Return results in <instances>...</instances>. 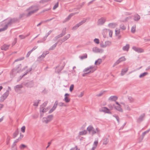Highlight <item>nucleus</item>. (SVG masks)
<instances>
[{"label":"nucleus","instance_id":"f257e3e1","mask_svg":"<svg viewBox=\"0 0 150 150\" xmlns=\"http://www.w3.org/2000/svg\"><path fill=\"white\" fill-rule=\"evenodd\" d=\"M39 10L38 7L35 6H32L30 7L26 10V11L28 12L26 15L27 17H29L34 13H36Z\"/></svg>","mask_w":150,"mask_h":150},{"label":"nucleus","instance_id":"f03ea898","mask_svg":"<svg viewBox=\"0 0 150 150\" xmlns=\"http://www.w3.org/2000/svg\"><path fill=\"white\" fill-rule=\"evenodd\" d=\"M87 130L88 131L89 134L91 133L92 136L96 133L99 134L100 133V131L98 128H96L95 130L91 125H89L87 128Z\"/></svg>","mask_w":150,"mask_h":150},{"label":"nucleus","instance_id":"7ed1b4c3","mask_svg":"<svg viewBox=\"0 0 150 150\" xmlns=\"http://www.w3.org/2000/svg\"><path fill=\"white\" fill-rule=\"evenodd\" d=\"M21 64H20L18 65L16 68L13 69L10 73L11 77H14L17 73L21 72Z\"/></svg>","mask_w":150,"mask_h":150},{"label":"nucleus","instance_id":"20e7f679","mask_svg":"<svg viewBox=\"0 0 150 150\" xmlns=\"http://www.w3.org/2000/svg\"><path fill=\"white\" fill-rule=\"evenodd\" d=\"M23 84L27 88H31L34 86L35 84L33 81H26L23 83Z\"/></svg>","mask_w":150,"mask_h":150},{"label":"nucleus","instance_id":"39448f33","mask_svg":"<svg viewBox=\"0 0 150 150\" xmlns=\"http://www.w3.org/2000/svg\"><path fill=\"white\" fill-rule=\"evenodd\" d=\"M53 117V115H48L46 117H43V122L46 124L48 123L52 120Z\"/></svg>","mask_w":150,"mask_h":150},{"label":"nucleus","instance_id":"423d86ee","mask_svg":"<svg viewBox=\"0 0 150 150\" xmlns=\"http://www.w3.org/2000/svg\"><path fill=\"white\" fill-rule=\"evenodd\" d=\"M19 21V19L17 18H10L9 21L7 23V24L8 25H11V24L18 22Z\"/></svg>","mask_w":150,"mask_h":150},{"label":"nucleus","instance_id":"0eeeda50","mask_svg":"<svg viewBox=\"0 0 150 150\" xmlns=\"http://www.w3.org/2000/svg\"><path fill=\"white\" fill-rule=\"evenodd\" d=\"M87 19L83 18V20L79 23L76 24L72 28L73 30H76L79 26L84 23L86 21Z\"/></svg>","mask_w":150,"mask_h":150},{"label":"nucleus","instance_id":"6e6552de","mask_svg":"<svg viewBox=\"0 0 150 150\" xmlns=\"http://www.w3.org/2000/svg\"><path fill=\"white\" fill-rule=\"evenodd\" d=\"M9 94V91L7 90L6 92L1 96L0 98V102H3L7 98Z\"/></svg>","mask_w":150,"mask_h":150},{"label":"nucleus","instance_id":"1a4fd4ad","mask_svg":"<svg viewBox=\"0 0 150 150\" xmlns=\"http://www.w3.org/2000/svg\"><path fill=\"white\" fill-rule=\"evenodd\" d=\"M132 49L136 52L139 53H142L144 52V50L142 49L137 47L135 46L133 47Z\"/></svg>","mask_w":150,"mask_h":150},{"label":"nucleus","instance_id":"9d476101","mask_svg":"<svg viewBox=\"0 0 150 150\" xmlns=\"http://www.w3.org/2000/svg\"><path fill=\"white\" fill-rule=\"evenodd\" d=\"M58 104V101L56 100L53 105L52 108L49 111V113L52 112L56 108Z\"/></svg>","mask_w":150,"mask_h":150},{"label":"nucleus","instance_id":"9b49d317","mask_svg":"<svg viewBox=\"0 0 150 150\" xmlns=\"http://www.w3.org/2000/svg\"><path fill=\"white\" fill-rule=\"evenodd\" d=\"M100 111H102L106 113L111 114V112L110 111L109 109L106 107H103L101 110H100Z\"/></svg>","mask_w":150,"mask_h":150},{"label":"nucleus","instance_id":"f8f14e48","mask_svg":"<svg viewBox=\"0 0 150 150\" xmlns=\"http://www.w3.org/2000/svg\"><path fill=\"white\" fill-rule=\"evenodd\" d=\"M70 37V35L69 34H68L65 36H64L62 39H60V41H61V42H60V44H59V45H60L63 42H64L67 39L69 38Z\"/></svg>","mask_w":150,"mask_h":150},{"label":"nucleus","instance_id":"ddd939ff","mask_svg":"<svg viewBox=\"0 0 150 150\" xmlns=\"http://www.w3.org/2000/svg\"><path fill=\"white\" fill-rule=\"evenodd\" d=\"M10 45L4 44L1 47V49L3 50L6 51L8 49Z\"/></svg>","mask_w":150,"mask_h":150},{"label":"nucleus","instance_id":"4468645a","mask_svg":"<svg viewBox=\"0 0 150 150\" xmlns=\"http://www.w3.org/2000/svg\"><path fill=\"white\" fill-rule=\"evenodd\" d=\"M69 94L68 93H66L64 95V100L67 103H68L70 101V99L68 97Z\"/></svg>","mask_w":150,"mask_h":150},{"label":"nucleus","instance_id":"2eb2a0df","mask_svg":"<svg viewBox=\"0 0 150 150\" xmlns=\"http://www.w3.org/2000/svg\"><path fill=\"white\" fill-rule=\"evenodd\" d=\"M145 116V114L144 113H143L142 114L140 115L139 118L137 119V122L139 123H140L143 120Z\"/></svg>","mask_w":150,"mask_h":150},{"label":"nucleus","instance_id":"dca6fc26","mask_svg":"<svg viewBox=\"0 0 150 150\" xmlns=\"http://www.w3.org/2000/svg\"><path fill=\"white\" fill-rule=\"evenodd\" d=\"M105 21V19L103 18H101L99 19L98 21V24L99 25H103Z\"/></svg>","mask_w":150,"mask_h":150},{"label":"nucleus","instance_id":"f3484780","mask_svg":"<svg viewBox=\"0 0 150 150\" xmlns=\"http://www.w3.org/2000/svg\"><path fill=\"white\" fill-rule=\"evenodd\" d=\"M118 97L116 96H111L108 98V100L111 101H116Z\"/></svg>","mask_w":150,"mask_h":150},{"label":"nucleus","instance_id":"a211bd4d","mask_svg":"<svg viewBox=\"0 0 150 150\" xmlns=\"http://www.w3.org/2000/svg\"><path fill=\"white\" fill-rule=\"evenodd\" d=\"M94 68V67L93 66H91L88 67L86 68L83 70V72H86L90 70H94L93 69Z\"/></svg>","mask_w":150,"mask_h":150},{"label":"nucleus","instance_id":"6ab92c4d","mask_svg":"<svg viewBox=\"0 0 150 150\" xmlns=\"http://www.w3.org/2000/svg\"><path fill=\"white\" fill-rule=\"evenodd\" d=\"M113 105L114 107V108L116 110H117L118 111L120 112H123L122 109V108H121V105L117 106H115V105L114 104Z\"/></svg>","mask_w":150,"mask_h":150},{"label":"nucleus","instance_id":"aec40b11","mask_svg":"<svg viewBox=\"0 0 150 150\" xmlns=\"http://www.w3.org/2000/svg\"><path fill=\"white\" fill-rule=\"evenodd\" d=\"M101 50H102V52L103 51V50L102 49H99L96 47H94L93 48V51L95 52H100Z\"/></svg>","mask_w":150,"mask_h":150},{"label":"nucleus","instance_id":"412c9836","mask_svg":"<svg viewBox=\"0 0 150 150\" xmlns=\"http://www.w3.org/2000/svg\"><path fill=\"white\" fill-rule=\"evenodd\" d=\"M60 41V40H58V41L56 43H55L54 45L52 46L49 49V50H54L55 47H56L57 44Z\"/></svg>","mask_w":150,"mask_h":150},{"label":"nucleus","instance_id":"4be33fe9","mask_svg":"<svg viewBox=\"0 0 150 150\" xmlns=\"http://www.w3.org/2000/svg\"><path fill=\"white\" fill-rule=\"evenodd\" d=\"M140 18V17L137 14H136L134 15V20L135 21H138Z\"/></svg>","mask_w":150,"mask_h":150},{"label":"nucleus","instance_id":"5701e85b","mask_svg":"<svg viewBox=\"0 0 150 150\" xmlns=\"http://www.w3.org/2000/svg\"><path fill=\"white\" fill-rule=\"evenodd\" d=\"M73 16L72 14H70L67 17L65 18V19L64 21L63 22V23H64L65 22L68 21L69 20L70 18H71V17Z\"/></svg>","mask_w":150,"mask_h":150},{"label":"nucleus","instance_id":"b1692460","mask_svg":"<svg viewBox=\"0 0 150 150\" xmlns=\"http://www.w3.org/2000/svg\"><path fill=\"white\" fill-rule=\"evenodd\" d=\"M19 134V132L18 129H17L13 133V138H15Z\"/></svg>","mask_w":150,"mask_h":150},{"label":"nucleus","instance_id":"393cba45","mask_svg":"<svg viewBox=\"0 0 150 150\" xmlns=\"http://www.w3.org/2000/svg\"><path fill=\"white\" fill-rule=\"evenodd\" d=\"M129 45L127 44L126 46H124L122 48V49L124 51H128L129 48Z\"/></svg>","mask_w":150,"mask_h":150},{"label":"nucleus","instance_id":"a878e982","mask_svg":"<svg viewBox=\"0 0 150 150\" xmlns=\"http://www.w3.org/2000/svg\"><path fill=\"white\" fill-rule=\"evenodd\" d=\"M8 26V24H6L5 25L3 28H0V32L4 31L6 30L7 29Z\"/></svg>","mask_w":150,"mask_h":150},{"label":"nucleus","instance_id":"bb28decb","mask_svg":"<svg viewBox=\"0 0 150 150\" xmlns=\"http://www.w3.org/2000/svg\"><path fill=\"white\" fill-rule=\"evenodd\" d=\"M128 70V68H127L126 69H123L122 70L121 75V76H123L125 74V73H126L127 71Z\"/></svg>","mask_w":150,"mask_h":150},{"label":"nucleus","instance_id":"cd10ccee","mask_svg":"<svg viewBox=\"0 0 150 150\" xmlns=\"http://www.w3.org/2000/svg\"><path fill=\"white\" fill-rule=\"evenodd\" d=\"M87 134V131L85 130L83 131L80 132L79 133V134L80 136L86 135Z\"/></svg>","mask_w":150,"mask_h":150},{"label":"nucleus","instance_id":"c85d7f7f","mask_svg":"<svg viewBox=\"0 0 150 150\" xmlns=\"http://www.w3.org/2000/svg\"><path fill=\"white\" fill-rule=\"evenodd\" d=\"M102 62V59H98L97 60H96L95 63V65H99Z\"/></svg>","mask_w":150,"mask_h":150},{"label":"nucleus","instance_id":"c756f323","mask_svg":"<svg viewBox=\"0 0 150 150\" xmlns=\"http://www.w3.org/2000/svg\"><path fill=\"white\" fill-rule=\"evenodd\" d=\"M48 110L47 108H45L43 107H42V108H40V112L44 113L46 112Z\"/></svg>","mask_w":150,"mask_h":150},{"label":"nucleus","instance_id":"7c9ffc66","mask_svg":"<svg viewBox=\"0 0 150 150\" xmlns=\"http://www.w3.org/2000/svg\"><path fill=\"white\" fill-rule=\"evenodd\" d=\"M136 25H133L131 29V32L132 33H134L135 32V30H136Z\"/></svg>","mask_w":150,"mask_h":150},{"label":"nucleus","instance_id":"2f4dec72","mask_svg":"<svg viewBox=\"0 0 150 150\" xmlns=\"http://www.w3.org/2000/svg\"><path fill=\"white\" fill-rule=\"evenodd\" d=\"M22 87V86L21 85H18L15 87V90L16 91L18 90V89L21 88Z\"/></svg>","mask_w":150,"mask_h":150},{"label":"nucleus","instance_id":"473e14b6","mask_svg":"<svg viewBox=\"0 0 150 150\" xmlns=\"http://www.w3.org/2000/svg\"><path fill=\"white\" fill-rule=\"evenodd\" d=\"M150 129H149L148 130H147L144 131L142 133V139H143L144 136L146 135V134L148 133L150 131Z\"/></svg>","mask_w":150,"mask_h":150},{"label":"nucleus","instance_id":"72a5a7b5","mask_svg":"<svg viewBox=\"0 0 150 150\" xmlns=\"http://www.w3.org/2000/svg\"><path fill=\"white\" fill-rule=\"evenodd\" d=\"M87 55L86 54H85L83 55L80 56L79 57V58L81 59H84L87 58Z\"/></svg>","mask_w":150,"mask_h":150},{"label":"nucleus","instance_id":"f704fd0d","mask_svg":"<svg viewBox=\"0 0 150 150\" xmlns=\"http://www.w3.org/2000/svg\"><path fill=\"white\" fill-rule=\"evenodd\" d=\"M148 74V73L147 72H144L143 73L141 74H140V75L139 76V77L140 78H142L146 75H147Z\"/></svg>","mask_w":150,"mask_h":150},{"label":"nucleus","instance_id":"c9c22d12","mask_svg":"<svg viewBox=\"0 0 150 150\" xmlns=\"http://www.w3.org/2000/svg\"><path fill=\"white\" fill-rule=\"evenodd\" d=\"M94 71H95V70H90L88 72L85 73L83 74L82 76L83 77L85 76L86 75L89 74H90V73H92L93 72H94Z\"/></svg>","mask_w":150,"mask_h":150},{"label":"nucleus","instance_id":"e433bc0d","mask_svg":"<svg viewBox=\"0 0 150 150\" xmlns=\"http://www.w3.org/2000/svg\"><path fill=\"white\" fill-rule=\"evenodd\" d=\"M32 68H31L29 69H28L27 70V71L22 76V77H21V78H22L23 76H25L26 75H27V74L28 73V72H29L31 71L32 70Z\"/></svg>","mask_w":150,"mask_h":150},{"label":"nucleus","instance_id":"4c0bfd02","mask_svg":"<svg viewBox=\"0 0 150 150\" xmlns=\"http://www.w3.org/2000/svg\"><path fill=\"white\" fill-rule=\"evenodd\" d=\"M108 139L107 138H105L103 140V144L106 145L108 143Z\"/></svg>","mask_w":150,"mask_h":150},{"label":"nucleus","instance_id":"58836bf2","mask_svg":"<svg viewBox=\"0 0 150 150\" xmlns=\"http://www.w3.org/2000/svg\"><path fill=\"white\" fill-rule=\"evenodd\" d=\"M116 24L115 23H110L108 24V26L111 28H113L115 27Z\"/></svg>","mask_w":150,"mask_h":150},{"label":"nucleus","instance_id":"ea45409f","mask_svg":"<svg viewBox=\"0 0 150 150\" xmlns=\"http://www.w3.org/2000/svg\"><path fill=\"white\" fill-rule=\"evenodd\" d=\"M106 92V91H101L100 93L97 94L96 95V96L98 97H100L102 95Z\"/></svg>","mask_w":150,"mask_h":150},{"label":"nucleus","instance_id":"a19ab883","mask_svg":"<svg viewBox=\"0 0 150 150\" xmlns=\"http://www.w3.org/2000/svg\"><path fill=\"white\" fill-rule=\"evenodd\" d=\"M118 60L120 62L122 61L125 60L126 59L124 56H123L120 58Z\"/></svg>","mask_w":150,"mask_h":150},{"label":"nucleus","instance_id":"79ce46f5","mask_svg":"<svg viewBox=\"0 0 150 150\" xmlns=\"http://www.w3.org/2000/svg\"><path fill=\"white\" fill-rule=\"evenodd\" d=\"M63 36V35L62 34V33H61L60 34L57 35V36H56L55 38L56 40H57L59 38L62 37Z\"/></svg>","mask_w":150,"mask_h":150},{"label":"nucleus","instance_id":"37998d69","mask_svg":"<svg viewBox=\"0 0 150 150\" xmlns=\"http://www.w3.org/2000/svg\"><path fill=\"white\" fill-rule=\"evenodd\" d=\"M52 0H41L40 1V3L44 4L48 1H51Z\"/></svg>","mask_w":150,"mask_h":150},{"label":"nucleus","instance_id":"c03bdc74","mask_svg":"<svg viewBox=\"0 0 150 150\" xmlns=\"http://www.w3.org/2000/svg\"><path fill=\"white\" fill-rule=\"evenodd\" d=\"M26 147V146L24 144H21L19 146V148L21 149H23Z\"/></svg>","mask_w":150,"mask_h":150},{"label":"nucleus","instance_id":"a18cd8bd","mask_svg":"<svg viewBox=\"0 0 150 150\" xmlns=\"http://www.w3.org/2000/svg\"><path fill=\"white\" fill-rule=\"evenodd\" d=\"M58 5H59V2H57L54 5V7L53 8V9L54 10L55 9L57 8L58 7Z\"/></svg>","mask_w":150,"mask_h":150},{"label":"nucleus","instance_id":"49530a36","mask_svg":"<svg viewBox=\"0 0 150 150\" xmlns=\"http://www.w3.org/2000/svg\"><path fill=\"white\" fill-rule=\"evenodd\" d=\"M120 28L123 30H125L126 29V28L123 24H122L120 26Z\"/></svg>","mask_w":150,"mask_h":150},{"label":"nucleus","instance_id":"de8ad7c7","mask_svg":"<svg viewBox=\"0 0 150 150\" xmlns=\"http://www.w3.org/2000/svg\"><path fill=\"white\" fill-rule=\"evenodd\" d=\"M115 35H118L120 32V29H117V28L115 30Z\"/></svg>","mask_w":150,"mask_h":150},{"label":"nucleus","instance_id":"09e8293b","mask_svg":"<svg viewBox=\"0 0 150 150\" xmlns=\"http://www.w3.org/2000/svg\"><path fill=\"white\" fill-rule=\"evenodd\" d=\"M113 116L116 118L118 122L119 123L120 122V121L119 118L118 116V115H113Z\"/></svg>","mask_w":150,"mask_h":150},{"label":"nucleus","instance_id":"8fccbe9b","mask_svg":"<svg viewBox=\"0 0 150 150\" xmlns=\"http://www.w3.org/2000/svg\"><path fill=\"white\" fill-rule=\"evenodd\" d=\"M66 28H64L63 29L62 33L63 35V36H64L66 34Z\"/></svg>","mask_w":150,"mask_h":150},{"label":"nucleus","instance_id":"3c124183","mask_svg":"<svg viewBox=\"0 0 150 150\" xmlns=\"http://www.w3.org/2000/svg\"><path fill=\"white\" fill-rule=\"evenodd\" d=\"M58 105L59 106L61 107L66 106V105L64 104V103L62 102H60L59 103Z\"/></svg>","mask_w":150,"mask_h":150},{"label":"nucleus","instance_id":"603ef678","mask_svg":"<svg viewBox=\"0 0 150 150\" xmlns=\"http://www.w3.org/2000/svg\"><path fill=\"white\" fill-rule=\"evenodd\" d=\"M74 85L73 84H71L70 87V88H69V91H71V92L74 89Z\"/></svg>","mask_w":150,"mask_h":150},{"label":"nucleus","instance_id":"864d4df0","mask_svg":"<svg viewBox=\"0 0 150 150\" xmlns=\"http://www.w3.org/2000/svg\"><path fill=\"white\" fill-rule=\"evenodd\" d=\"M40 101V100H38V102H34V104H33V105L34 106H38V103H39V102Z\"/></svg>","mask_w":150,"mask_h":150},{"label":"nucleus","instance_id":"5fc2aeb1","mask_svg":"<svg viewBox=\"0 0 150 150\" xmlns=\"http://www.w3.org/2000/svg\"><path fill=\"white\" fill-rule=\"evenodd\" d=\"M94 41L95 42L96 44H98L99 43V40L98 39H94Z\"/></svg>","mask_w":150,"mask_h":150},{"label":"nucleus","instance_id":"6e6d98bb","mask_svg":"<svg viewBox=\"0 0 150 150\" xmlns=\"http://www.w3.org/2000/svg\"><path fill=\"white\" fill-rule=\"evenodd\" d=\"M124 107L126 109L128 110H130V108H129V106L127 105H124Z\"/></svg>","mask_w":150,"mask_h":150},{"label":"nucleus","instance_id":"4d7b16f0","mask_svg":"<svg viewBox=\"0 0 150 150\" xmlns=\"http://www.w3.org/2000/svg\"><path fill=\"white\" fill-rule=\"evenodd\" d=\"M120 62L118 60L117 61H116L115 63L113 65V67H115L116 65L118 64L119 63H120Z\"/></svg>","mask_w":150,"mask_h":150},{"label":"nucleus","instance_id":"13d9d810","mask_svg":"<svg viewBox=\"0 0 150 150\" xmlns=\"http://www.w3.org/2000/svg\"><path fill=\"white\" fill-rule=\"evenodd\" d=\"M128 99L130 102H132L134 101V99L131 97L129 96L128 98Z\"/></svg>","mask_w":150,"mask_h":150},{"label":"nucleus","instance_id":"bf43d9fd","mask_svg":"<svg viewBox=\"0 0 150 150\" xmlns=\"http://www.w3.org/2000/svg\"><path fill=\"white\" fill-rule=\"evenodd\" d=\"M25 126H23L21 128V131L23 132H24L25 131Z\"/></svg>","mask_w":150,"mask_h":150},{"label":"nucleus","instance_id":"052dcab7","mask_svg":"<svg viewBox=\"0 0 150 150\" xmlns=\"http://www.w3.org/2000/svg\"><path fill=\"white\" fill-rule=\"evenodd\" d=\"M98 143V141H96L94 142V144H93V146H94V145L95 146V148L97 146Z\"/></svg>","mask_w":150,"mask_h":150},{"label":"nucleus","instance_id":"680f3d73","mask_svg":"<svg viewBox=\"0 0 150 150\" xmlns=\"http://www.w3.org/2000/svg\"><path fill=\"white\" fill-rule=\"evenodd\" d=\"M19 37L21 38V39H23L25 38L26 36H24L23 35H20L19 36Z\"/></svg>","mask_w":150,"mask_h":150},{"label":"nucleus","instance_id":"e2e57ef3","mask_svg":"<svg viewBox=\"0 0 150 150\" xmlns=\"http://www.w3.org/2000/svg\"><path fill=\"white\" fill-rule=\"evenodd\" d=\"M24 59V57H21V58H20L18 59H16L15 61L14 62H17V61H21V60H23Z\"/></svg>","mask_w":150,"mask_h":150},{"label":"nucleus","instance_id":"0e129e2a","mask_svg":"<svg viewBox=\"0 0 150 150\" xmlns=\"http://www.w3.org/2000/svg\"><path fill=\"white\" fill-rule=\"evenodd\" d=\"M32 52V50H30V51H29L28 52V53L26 55V57H29L30 54Z\"/></svg>","mask_w":150,"mask_h":150},{"label":"nucleus","instance_id":"69168bd1","mask_svg":"<svg viewBox=\"0 0 150 150\" xmlns=\"http://www.w3.org/2000/svg\"><path fill=\"white\" fill-rule=\"evenodd\" d=\"M24 16V13L20 14L19 15V17L18 19H19L20 20Z\"/></svg>","mask_w":150,"mask_h":150},{"label":"nucleus","instance_id":"338daca9","mask_svg":"<svg viewBox=\"0 0 150 150\" xmlns=\"http://www.w3.org/2000/svg\"><path fill=\"white\" fill-rule=\"evenodd\" d=\"M47 102H44L42 105H41V106L40 108H42V107L44 106V107H45L46 105H47Z\"/></svg>","mask_w":150,"mask_h":150},{"label":"nucleus","instance_id":"774afa93","mask_svg":"<svg viewBox=\"0 0 150 150\" xmlns=\"http://www.w3.org/2000/svg\"><path fill=\"white\" fill-rule=\"evenodd\" d=\"M113 106H114L111 105V104H110L108 105V107L111 110H112L113 109Z\"/></svg>","mask_w":150,"mask_h":150}]
</instances>
